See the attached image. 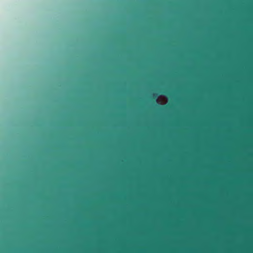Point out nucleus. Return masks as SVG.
Returning <instances> with one entry per match:
<instances>
[{
    "label": "nucleus",
    "mask_w": 253,
    "mask_h": 253,
    "mask_svg": "<svg viewBox=\"0 0 253 253\" xmlns=\"http://www.w3.org/2000/svg\"><path fill=\"white\" fill-rule=\"evenodd\" d=\"M157 95L156 94H153V95H152V99H154V101H157Z\"/></svg>",
    "instance_id": "f257e3e1"
}]
</instances>
